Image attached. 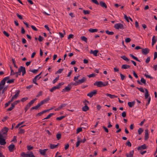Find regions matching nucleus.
<instances>
[{
    "mask_svg": "<svg viewBox=\"0 0 157 157\" xmlns=\"http://www.w3.org/2000/svg\"><path fill=\"white\" fill-rule=\"evenodd\" d=\"M108 84V81L103 82L102 81H96L94 83V86H97L98 87H101L103 86H105Z\"/></svg>",
    "mask_w": 157,
    "mask_h": 157,
    "instance_id": "obj_1",
    "label": "nucleus"
},
{
    "mask_svg": "<svg viewBox=\"0 0 157 157\" xmlns=\"http://www.w3.org/2000/svg\"><path fill=\"white\" fill-rule=\"evenodd\" d=\"M22 72V76H24L26 73L25 68V67L21 66L18 69V71L16 72V74H17L18 75H20L21 72Z\"/></svg>",
    "mask_w": 157,
    "mask_h": 157,
    "instance_id": "obj_2",
    "label": "nucleus"
},
{
    "mask_svg": "<svg viewBox=\"0 0 157 157\" xmlns=\"http://www.w3.org/2000/svg\"><path fill=\"white\" fill-rule=\"evenodd\" d=\"M86 80V78L84 77H83L81 79H79L77 82H73V85L77 86L82 83L85 82Z\"/></svg>",
    "mask_w": 157,
    "mask_h": 157,
    "instance_id": "obj_3",
    "label": "nucleus"
},
{
    "mask_svg": "<svg viewBox=\"0 0 157 157\" xmlns=\"http://www.w3.org/2000/svg\"><path fill=\"white\" fill-rule=\"evenodd\" d=\"M64 84V83L63 82L59 83L58 85L54 86L50 90V91L51 92H53L54 90H55L56 89H59L60 88V86L63 85Z\"/></svg>",
    "mask_w": 157,
    "mask_h": 157,
    "instance_id": "obj_4",
    "label": "nucleus"
},
{
    "mask_svg": "<svg viewBox=\"0 0 157 157\" xmlns=\"http://www.w3.org/2000/svg\"><path fill=\"white\" fill-rule=\"evenodd\" d=\"M73 83H71L68 84L67 86L64 89H63L62 91V92H69L71 90V86L73 85Z\"/></svg>",
    "mask_w": 157,
    "mask_h": 157,
    "instance_id": "obj_5",
    "label": "nucleus"
},
{
    "mask_svg": "<svg viewBox=\"0 0 157 157\" xmlns=\"http://www.w3.org/2000/svg\"><path fill=\"white\" fill-rule=\"evenodd\" d=\"M37 99L35 98L33 100H31L28 104H27L25 108V112H26L28 109H29V108L30 107L31 105L34 103L35 101Z\"/></svg>",
    "mask_w": 157,
    "mask_h": 157,
    "instance_id": "obj_6",
    "label": "nucleus"
},
{
    "mask_svg": "<svg viewBox=\"0 0 157 157\" xmlns=\"http://www.w3.org/2000/svg\"><path fill=\"white\" fill-rule=\"evenodd\" d=\"M5 138V136H4L2 135L0 133V144L1 145H5L6 142L5 141V140L4 138Z\"/></svg>",
    "mask_w": 157,
    "mask_h": 157,
    "instance_id": "obj_7",
    "label": "nucleus"
},
{
    "mask_svg": "<svg viewBox=\"0 0 157 157\" xmlns=\"http://www.w3.org/2000/svg\"><path fill=\"white\" fill-rule=\"evenodd\" d=\"M114 27L117 29H124L123 25L120 23L115 24Z\"/></svg>",
    "mask_w": 157,
    "mask_h": 157,
    "instance_id": "obj_8",
    "label": "nucleus"
},
{
    "mask_svg": "<svg viewBox=\"0 0 157 157\" xmlns=\"http://www.w3.org/2000/svg\"><path fill=\"white\" fill-rule=\"evenodd\" d=\"M150 50L147 48L142 49V53L144 55H147L149 53Z\"/></svg>",
    "mask_w": 157,
    "mask_h": 157,
    "instance_id": "obj_9",
    "label": "nucleus"
},
{
    "mask_svg": "<svg viewBox=\"0 0 157 157\" xmlns=\"http://www.w3.org/2000/svg\"><path fill=\"white\" fill-rule=\"evenodd\" d=\"M97 94V91L96 90H94L93 91L90 92L87 94V96L90 97V98L93 96H95Z\"/></svg>",
    "mask_w": 157,
    "mask_h": 157,
    "instance_id": "obj_10",
    "label": "nucleus"
},
{
    "mask_svg": "<svg viewBox=\"0 0 157 157\" xmlns=\"http://www.w3.org/2000/svg\"><path fill=\"white\" fill-rule=\"evenodd\" d=\"M9 130L8 128L6 127H5L3 128L1 130V133L2 135H7V133L8 132Z\"/></svg>",
    "mask_w": 157,
    "mask_h": 157,
    "instance_id": "obj_11",
    "label": "nucleus"
},
{
    "mask_svg": "<svg viewBox=\"0 0 157 157\" xmlns=\"http://www.w3.org/2000/svg\"><path fill=\"white\" fill-rule=\"evenodd\" d=\"M10 77L9 76L6 77L4 78L0 82V84L2 86H4L6 83V81L9 79Z\"/></svg>",
    "mask_w": 157,
    "mask_h": 157,
    "instance_id": "obj_12",
    "label": "nucleus"
},
{
    "mask_svg": "<svg viewBox=\"0 0 157 157\" xmlns=\"http://www.w3.org/2000/svg\"><path fill=\"white\" fill-rule=\"evenodd\" d=\"M140 81L141 82H140L139 80H137V81L138 83L140 85H142V83H143L144 85L146 84V81L144 78H141Z\"/></svg>",
    "mask_w": 157,
    "mask_h": 157,
    "instance_id": "obj_13",
    "label": "nucleus"
},
{
    "mask_svg": "<svg viewBox=\"0 0 157 157\" xmlns=\"http://www.w3.org/2000/svg\"><path fill=\"white\" fill-rule=\"evenodd\" d=\"M145 137H144V140H147L149 138V134H148V130L147 129H146L145 130Z\"/></svg>",
    "mask_w": 157,
    "mask_h": 157,
    "instance_id": "obj_14",
    "label": "nucleus"
},
{
    "mask_svg": "<svg viewBox=\"0 0 157 157\" xmlns=\"http://www.w3.org/2000/svg\"><path fill=\"white\" fill-rule=\"evenodd\" d=\"M8 148L10 152H13L15 148V145L13 144H11L8 146Z\"/></svg>",
    "mask_w": 157,
    "mask_h": 157,
    "instance_id": "obj_15",
    "label": "nucleus"
},
{
    "mask_svg": "<svg viewBox=\"0 0 157 157\" xmlns=\"http://www.w3.org/2000/svg\"><path fill=\"white\" fill-rule=\"evenodd\" d=\"M99 4L103 8L106 9L107 8V6L106 4L102 1H100Z\"/></svg>",
    "mask_w": 157,
    "mask_h": 157,
    "instance_id": "obj_16",
    "label": "nucleus"
},
{
    "mask_svg": "<svg viewBox=\"0 0 157 157\" xmlns=\"http://www.w3.org/2000/svg\"><path fill=\"white\" fill-rule=\"evenodd\" d=\"M48 149H45L43 150L40 149L39 151L40 154L43 155H45L46 151L48 150Z\"/></svg>",
    "mask_w": 157,
    "mask_h": 157,
    "instance_id": "obj_17",
    "label": "nucleus"
},
{
    "mask_svg": "<svg viewBox=\"0 0 157 157\" xmlns=\"http://www.w3.org/2000/svg\"><path fill=\"white\" fill-rule=\"evenodd\" d=\"M134 150L132 151L129 152L128 153L126 154L127 157H133L134 153Z\"/></svg>",
    "mask_w": 157,
    "mask_h": 157,
    "instance_id": "obj_18",
    "label": "nucleus"
},
{
    "mask_svg": "<svg viewBox=\"0 0 157 157\" xmlns=\"http://www.w3.org/2000/svg\"><path fill=\"white\" fill-rule=\"evenodd\" d=\"M50 110V109L45 110L37 114V116H40L44 114V113H46L47 112H49Z\"/></svg>",
    "mask_w": 157,
    "mask_h": 157,
    "instance_id": "obj_19",
    "label": "nucleus"
},
{
    "mask_svg": "<svg viewBox=\"0 0 157 157\" xmlns=\"http://www.w3.org/2000/svg\"><path fill=\"white\" fill-rule=\"evenodd\" d=\"M50 100V98H47L45 99L42 101H41L40 103V104L42 105L44 103H46L47 101H48Z\"/></svg>",
    "mask_w": 157,
    "mask_h": 157,
    "instance_id": "obj_20",
    "label": "nucleus"
},
{
    "mask_svg": "<svg viewBox=\"0 0 157 157\" xmlns=\"http://www.w3.org/2000/svg\"><path fill=\"white\" fill-rule=\"evenodd\" d=\"M98 52V50H95L93 51L92 50H91L90 51V54H93L95 56H97V53Z\"/></svg>",
    "mask_w": 157,
    "mask_h": 157,
    "instance_id": "obj_21",
    "label": "nucleus"
},
{
    "mask_svg": "<svg viewBox=\"0 0 157 157\" xmlns=\"http://www.w3.org/2000/svg\"><path fill=\"white\" fill-rule=\"evenodd\" d=\"M41 105L40 104V103H39L36 105L32 107L31 109H37Z\"/></svg>",
    "mask_w": 157,
    "mask_h": 157,
    "instance_id": "obj_22",
    "label": "nucleus"
},
{
    "mask_svg": "<svg viewBox=\"0 0 157 157\" xmlns=\"http://www.w3.org/2000/svg\"><path fill=\"white\" fill-rule=\"evenodd\" d=\"M89 109V107L87 106V104H86L82 108V110L83 111L86 112Z\"/></svg>",
    "mask_w": 157,
    "mask_h": 157,
    "instance_id": "obj_23",
    "label": "nucleus"
},
{
    "mask_svg": "<svg viewBox=\"0 0 157 157\" xmlns=\"http://www.w3.org/2000/svg\"><path fill=\"white\" fill-rule=\"evenodd\" d=\"M146 148V146L145 144L141 146H140L139 147H138L137 149L138 150H141L142 149H145Z\"/></svg>",
    "mask_w": 157,
    "mask_h": 157,
    "instance_id": "obj_24",
    "label": "nucleus"
},
{
    "mask_svg": "<svg viewBox=\"0 0 157 157\" xmlns=\"http://www.w3.org/2000/svg\"><path fill=\"white\" fill-rule=\"evenodd\" d=\"M105 95L111 98H116L117 97V96H116L114 95H111L110 94H106Z\"/></svg>",
    "mask_w": 157,
    "mask_h": 157,
    "instance_id": "obj_25",
    "label": "nucleus"
},
{
    "mask_svg": "<svg viewBox=\"0 0 157 157\" xmlns=\"http://www.w3.org/2000/svg\"><path fill=\"white\" fill-rule=\"evenodd\" d=\"M135 102L134 101H133L132 102H129L128 103V105L129 106V107L131 108L135 104Z\"/></svg>",
    "mask_w": 157,
    "mask_h": 157,
    "instance_id": "obj_26",
    "label": "nucleus"
},
{
    "mask_svg": "<svg viewBox=\"0 0 157 157\" xmlns=\"http://www.w3.org/2000/svg\"><path fill=\"white\" fill-rule=\"evenodd\" d=\"M129 55L133 59L135 60H136L139 62H140V61L138 59V58L137 57L134 56L133 54H130Z\"/></svg>",
    "mask_w": 157,
    "mask_h": 157,
    "instance_id": "obj_27",
    "label": "nucleus"
},
{
    "mask_svg": "<svg viewBox=\"0 0 157 157\" xmlns=\"http://www.w3.org/2000/svg\"><path fill=\"white\" fill-rule=\"evenodd\" d=\"M59 144H58L56 145H55L53 144H50V148L51 149H53L56 148H57Z\"/></svg>",
    "mask_w": 157,
    "mask_h": 157,
    "instance_id": "obj_28",
    "label": "nucleus"
},
{
    "mask_svg": "<svg viewBox=\"0 0 157 157\" xmlns=\"http://www.w3.org/2000/svg\"><path fill=\"white\" fill-rule=\"evenodd\" d=\"M130 67V66L126 64H124L122 65L121 67V68L124 69H127L128 68H129Z\"/></svg>",
    "mask_w": 157,
    "mask_h": 157,
    "instance_id": "obj_29",
    "label": "nucleus"
},
{
    "mask_svg": "<svg viewBox=\"0 0 157 157\" xmlns=\"http://www.w3.org/2000/svg\"><path fill=\"white\" fill-rule=\"evenodd\" d=\"M20 93L19 90H17V93L12 97L14 99H17V98L19 96V94Z\"/></svg>",
    "mask_w": 157,
    "mask_h": 157,
    "instance_id": "obj_30",
    "label": "nucleus"
},
{
    "mask_svg": "<svg viewBox=\"0 0 157 157\" xmlns=\"http://www.w3.org/2000/svg\"><path fill=\"white\" fill-rule=\"evenodd\" d=\"M145 98L146 99H147L148 98V97L149 96V93H148V90L146 89H145Z\"/></svg>",
    "mask_w": 157,
    "mask_h": 157,
    "instance_id": "obj_31",
    "label": "nucleus"
},
{
    "mask_svg": "<svg viewBox=\"0 0 157 157\" xmlns=\"http://www.w3.org/2000/svg\"><path fill=\"white\" fill-rule=\"evenodd\" d=\"M98 30L97 29H89V31L90 33H94L98 31Z\"/></svg>",
    "mask_w": 157,
    "mask_h": 157,
    "instance_id": "obj_32",
    "label": "nucleus"
},
{
    "mask_svg": "<svg viewBox=\"0 0 157 157\" xmlns=\"http://www.w3.org/2000/svg\"><path fill=\"white\" fill-rule=\"evenodd\" d=\"M21 156L23 157H29L28 154H26L24 152L21 153Z\"/></svg>",
    "mask_w": 157,
    "mask_h": 157,
    "instance_id": "obj_33",
    "label": "nucleus"
},
{
    "mask_svg": "<svg viewBox=\"0 0 157 157\" xmlns=\"http://www.w3.org/2000/svg\"><path fill=\"white\" fill-rule=\"evenodd\" d=\"M144 130L141 128H139L138 130V132L139 135L141 134L143 132Z\"/></svg>",
    "mask_w": 157,
    "mask_h": 157,
    "instance_id": "obj_34",
    "label": "nucleus"
},
{
    "mask_svg": "<svg viewBox=\"0 0 157 157\" xmlns=\"http://www.w3.org/2000/svg\"><path fill=\"white\" fill-rule=\"evenodd\" d=\"M81 39L83 41H84L85 42L87 43V38L84 36H82L81 37Z\"/></svg>",
    "mask_w": 157,
    "mask_h": 157,
    "instance_id": "obj_35",
    "label": "nucleus"
},
{
    "mask_svg": "<svg viewBox=\"0 0 157 157\" xmlns=\"http://www.w3.org/2000/svg\"><path fill=\"white\" fill-rule=\"evenodd\" d=\"M121 57L124 60H125L127 61H129V59L126 56H121Z\"/></svg>",
    "mask_w": 157,
    "mask_h": 157,
    "instance_id": "obj_36",
    "label": "nucleus"
},
{
    "mask_svg": "<svg viewBox=\"0 0 157 157\" xmlns=\"http://www.w3.org/2000/svg\"><path fill=\"white\" fill-rule=\"evenodd\" d=\"M105 33L106 34L109 35H113L114 34V33L113 32H110L108 30H106Z\"/></svg>",
    "mask_w": 157,
    "mask_h": 157,
    "instance_id": "obj_37",
    "label": "nucleus"
},
{
    "mask_svg": "<svg viewBox=\"0 0 157 157\" xmlns=\"http://www.w3.org/2000/svg\"><path fill=\"white\" fill-rule=\"evenodd\" d=\"M61 135L60 133H58L56 135V138L58 140H59L61 138Z\"/></svg>",
    "mask_w": 157,
    "mask_h": 157,
    "instance_id": "obj_38",
    "label": "nucleus"
},
{
    "mask_svg": "<svg viewBox=\"0 0 157 157\" xmlns=\"http://www.w3.org/2000/svg\"><path fill=\"white\" fill-rule=\"evenodd\" d=\"M152 42L155 43L156 41V38L155 36H153L152 39Z\"/></svg>",
    "mask_w": 157,
    "mask_h": 157,
    "instance_id": "obj_39",
    "label": "nucleus"
},
{
    "mask_svg": "<svg viewBox=\"0 0 157 157\" xmlns=\"http://www.w3.org/2000/svg\"><path fill=\"white\" fill-rule=\"evenodd\" d=\"M59 76L58 77H56L52 81V83L53 84L55 83L59 79Z\"/></svg>",
    "mask_w": 157,
    "mask_h": 157,
    "instance_id": "obj_40",
    "label": "nucleus"
},
{
    "mask_svg": "<svg viewBox=\"0 0 157 157\" xmlns=\"http://www.w3.org/2000/svg\"><path fill=\"white\" fill-rule=\"evenodd\" d=\"M65 117V116H62L59 117H58L56 118V120L58 121H60L63 119V118Z\"/></svg>",
    "mask_w": 157,
    "mask_h": 157,
    "instance_id": "obj_41",
    "label": "nucleus"
},
{
    "mask_svg": "<svg viewBox=\"0 0 157 157\" xmlns=\"http://www.w3.org/2000/svg\"><path fill=\"white\" fill-rule=\"evenodd\" d=\"M19 134H23L24 133L25 130L24 129H21V128H19Z\"/></svg>",
    "mask_w": 157,
    "mask_h": 157,
    "instance_id": "obj_42",
    "label": "nucleus"
},
{
    "mask_svg": "<svg viewBox=\"0 0 157 157\" xmlns=\"http://www.w3.org/2000/svg\"><path fill=\"white\" fill-rule=\"evenodd\" d=\"M63 69H59L58 71H57L56 73V74L57 73V74H60L61 73L62 71H63Z\"/></svg>",
    "mask_w": 157,
    "mask_h": 157,
    "instance_id": "obj_43",
    "label": "nucleus"
},
{
    "mask_svg": "<svg viewBox=\"0 0 157 157\" xmlns=\"http://www.w3.org/2000/svg\"><path fill=\"white\" fill-rule=\"evenodd\" d=\"M29 157H35L32 151L30 152L29 154H28Z\"/></svg>",
    "mask_w": 157,
    "mask_h": 157,
    "instance_id": "obj_44",
    "label": "nucleus"
},
{
    "mask_svg": "<svg viewBox=\"0 0 157 157\" xmlns=\"http://www.w3.org/2000/svg\"><path fill=\"white\" fill-rule=\"evenodd\" d=\"M10 70L11 71V74H10L11 75H15L16 72H14L12 70V68L11 66H10Z\"/></svg>",
    "mask_w": 157,
    "mask_h": 157,
    "instance_id": "obj_45",
    "label": "nucleus"
},
{
    "mask_svg": "<svg viewBox=\"0 0 157 157\" xmlns=\"http://www.w3.org/2000/svg\"><path fill=\"white\" fill-rule=\"evenodd\" d=\"M87 76L90 78L91 77H94L96 76V75L94 74L93 73L91 74L87 75Z\"/></svg>",
    "mask_w": 157,
    "mask_h": 157,
    "instance_id": "obj_46",
    "label": "nucleus"
},
{
    "mask_svg": "<svg viewBox=\"0 0 157 157\" xmlns=\"http://www.w3.org/2000/svg\"><path fill=\"white\" fill-rule=\"evenodd\" d=\"M90 11L88 10H83V13L85 15L89 14L90 13Z\"/></svg>",
    "mask_w": 157,
    "mask_h": 157,
    "instance_id": "obj_47",
    "label": "nucleus"
},
{
    "mask_svg": "<svg viewBox=\"0 0 157 157\" xmlns=\"http://www.w3.org/2000/svg\"><path fill=\"white\" fill-rule=\"evenodd\" d=\"M14 79H10V80H8L7 82V83H13L14 82Z\"/></svg>",
    "mask_w": 157,
    "mask_h": 157,
    "instance_id": "obj_48",
    "label": "nucleus"
},
{
    "mask_svg": "<svg viewBox=\"0 0 157 157\" xmlns=\"http://www.w3.org/2000/svg\"><path fill=\"white\" fill-rule=\"evenodd\" d=\"M120 75L122 80H123L125 78V76L121 73L120 74Z\"/></svg>",
    "mask_w": 157,
    "mask_h": 157,
    "instance_id": "obj_49",
    "label": "nucleus"
},
{
    "mask_svg": "<svg viewBox=\"0 0 157 157\" xmlns=\"http://www.w3.org/2000/svg\"><path fill=\"white\" fill-rule=\"evenodd\" d=\"M82 130V128L81 127L77 128V129L76 133H78Z\"/></svg>",
    "mask_w": 157,
    "mask_h": 157,
    "instance_id": "obj_50",
    "label": "nucleus"
},
{
    "mask_svg": "<svg viewBox=\"0 0 157 157\" xmlns=\"http://www.w3.org/2000/svg\"><path fill=\"white\" fill-rule=\"evenodd\" d=\"M150 60V57L148 56L145 62L146 63H148Z\"/></svg>",
    "mask_w": 157,
    "mask_h": 157,
    "instance_id": "obj_51",
    "label": "nucleus"
},
{
    "mask_svg": "<svg viewBox=\"0 0 157 157\" xmlns=\"http://www.w3.org/2000/svg\"><path fill=\"white\" fill-rule=\"evenodd\" d=\"M42 72H41L38 75H36L35 77V78H36V79H37V80L41 78V77H40L38 78V77L41 75V74L42 73Z\"/></svg>",
    "mask_w": 157,
    "mask_h": 157,
    "instance_id": "obj_52",
    "label": "nucleus"
},
{
    "mask_svg": "<svg viewBox=\"0 0 157 157\" xmlns=\"http://www.w3.org/2000/svg\"><path fill=\"white\" fill-rule=\"evenodd\" d=\"M136 88L142 92L144 93V91L142 88H139L138 87H137Z\"/></svg>",
    "mask_w": 157,
    "mask_h": 157,
    "instance_id": "obj_53",
    "label": "nucleus"
},
{
    "mask_svg": "<svg viewBox=\"0 0 157 157\" xmlns=\"http://www.w3.org/2000/svg\"><path fill=\"white\" fill-rule=\"evenodd\" d=\"M91 1L94 3H95V4L98 5L99 4V3L98 2V1L97 0H91Z\"/></svg>",
    "mask_w": 157,
    "mask_h": 157,
    "instance_id": "obj_54",
    "label": "nucleus"
},
{
    "mask_svg": "<svg viewBox=\"0 0 157 157\" xmlns=\"http://www.w3.org/2000/svg\"><path fill=\"white\" fill-rule=\"evenodd\" d=\"M28 99V98L27 97L21 99V101L22 102H24L26 100Z\"/></svg>",
    "mask_w": 157,
    "mask_h": 157,
    "instance_id": "obj_55",
    "label": "nucleus"
},
{
    "mask_svg": "<svg viewBox=\"0 0 157 157\" xmlns=\"http://www.w3.org/2000/svg\"><path fill=\"white\" fill-rule=\"evenodd\" d=\"M79 77V75H78L74 77V78L73 79L74 81H75V82H77V81H76V80H77L78 79Z\"/></svg>",
    "mask_w": 157,
    "mask_h": 157,
    "instance_id": "obj_56",
    "label": "nucleus"
},
{
    "mask_svg": "<svg viewBox=\"0 0 157 157\" xmlns=\"http://www.w3.org/2000/svg\"><path fill=\"white\" fill-rule=\"evenodd\" d=\"M126 144L128 146H129V147H131V145H132L131 143V142L129 141H127V142L126 143Z\"/></svg>",
    "mask_w": 157,
    "mask_h": 157,
    "instance_id": "obj_57",
    "label": "nucleus"
},
{
    "mask_svg": "<svg viewBox=\"0 0 157 157\" xmlns=\"http://www.w3.org/2000/svg\"><path fill=\"white\" fill-rule=\"evenodd\" d=\"M131 41V39L130 38H127L125 39V41L126 43H129Z\"/></svg>",
    "mask_w": 157,
    "mask_h": 157,
    "instance_id": "obj_58",
    "label": "nucleus"
},
{
    "mask_svg": "<svg viewBox=\"0 0 157 157\" xmlns=\"http://www.w3.org/2000/svg\"><path fill=\"white\" fill-rule=\"evenodd\" d=\"M16 15L19 19H21V20H22L23 19V17H22V16H21V15L19 14L18 13H17L16 14Z\"/></svg>",
    "mask_w": 157,
    "mask_h": 157,
    "instance_id": "obj_59",
    "label": "nucleus"
},
{
    "mask_svg": "<svg viewBox=\"0 0 157 157\" xmlns=\"http://www.w3.org/2000/svg\"><path fill=\"white\" fill-rule=\"evenodd\" d=\"M29 71H30V72H33L34 73H35L38 71V69H37V70L34 69V70H29Z\"/></svg>",
    "mask_w": 157,
    "mask_h": 157,
    "instance_id": "obj_60",
    "label": "nucleus"
},
{
    "mask_svg": "<svg viewBox=\"0 0 157 157\" xmlns=\"http://www.w3.org/2000/svg\"><path fill=\"white\" fill-rule=\"evenodd\" d=\"M3 33L7 37H8L9 36V33L6 31H4L3 32Z\"/></svg>",
    "mask_w": 157,
    "mask_h": 157,
    "instance_id": "obj_61",
    "label": "nucleus"
},
{
    "mask_svg": "<svg viewBox=\"0 0 157 157\" xmlns=\"http://www.w3.org/2000/svg\"><path fill=\"white\" fill-rule=\"evenodd\" d=\"M74 37V35L72 34H70L68 36L67 38L68 39H70L71 38H73Z\"/></svg>",
    "mask_w": 157,
    "mask_h": 157,
    "instance_id": "obj_62",
    "label": "nucleus"
},
{
    "mask_svg": "<svg viewBox=\"0 0 157 157\" xmlns=\"http://www.w3.org/2000/svg\"><path fill=\"white\" fill-rule=\"evenodd\" d=\"M33 148V147L31 146H27V149L28 150L30 151L31 150H32Z\"/></svg>",
    "mask_w": 157,
    "mask_h": 157,
    "instance_id": "obj_63",
    "label": "nucleus"
},
{
    "mask_svg": "<svg viewBox=\"0 0 157 157\" xmlns=\"http://www.w3.org/2000/svg\"><path fill=\"white\" fill-rule=\"evenodd\" d=\"M43 38L40 35L39 36L38 38V40L39 41L41 42L43 40Z\"/></svg>",
    "mask_w": 157,
    "mask_h": 157,
    "instance_id": "obj_64",
    "label": "nucleus"
}]
</instances>
